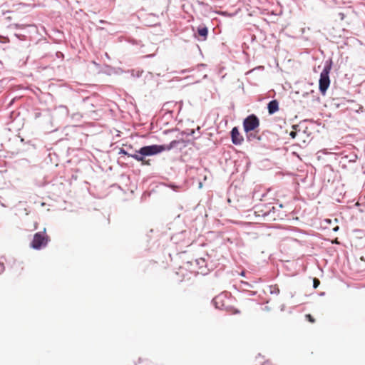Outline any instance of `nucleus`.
Returning a JSON list of instances; mask_svg holds the SVG:
<instances>
[{"mask_svg": "<svg viewBox=\"0 0 365 365\" xmlns=\"http://www.w3.org/2000/svg\"><path fill=\"white\" fill-rule=\"evenodd\" d=\"M181 140H172L169 144L164 145H150L141 147L138 150L134 153H130L127 149L120 148L118 154L125 155L133 158L137 161H143L144 158L148 156H153L159 154L165 150H170L175 148Z\"/></svg>", "mask_w": 365, "mask_h": 365, "instance_id": "1", "label": "nucleus"}, {"mask_svg": "<svg viewBox=\"0 0 365 365\" xmlns=\"http://www.w3.org/2000/svg\"><path fill=\"white\" fill-rule=\"evenodd\" d=\"M274 206L272 203H260L255 207V215L257 217H262L267 220H274L279 214V208L283 205L282 204H277Z\"/></svg>", "mask_w": 365, "mask_h": 365, "instance_id": "2", "label": "nucleus"}, {"mask_svg": "<svg viewBox=\"0 0 365 365\" xmlns=\"http://www.w3.org/2000/svg\"><path fill=\"white\" fill-rule=\"evenodd\" d=\"M332 66L333 61L331 58L325 61L324 68L320 73L319 80V90L323 96L326 94L327 91L330 86L331 81L329 78V73Z\"/></svg>", "mask_w": 365, "mask_h": 365, "instance_id": "3", "label": "nucleus"}, {"mask_svg": "<svg viewBox=\"0 0 365 365\" xmlns=\"http://www.w3.org/2000/svg\"><path fill=\"white\" fill-rule=\"evenodd\" d=\"M49 242V238L46 234V228L42 232H38L34 235L30 247L35 250L45 248Z\"/></svg>", "mask_w": 365, "mask_h": 365, "instance_id": "4", "label": "nucleus"}, {"mask_svg": "<svg viewBox=\"0 0 365 365\" xmlns=\"http://www.w3.org/2000/svg\"><path fill=\"white\" fill-rule=\"evenodd\" d=\"M243 129L245 133L255 131L259 126V120L255 114H251L243 120Z\"/></svg>", "mask_w": 365, "mask_h": 365, "instance_id": "5", "label": "nucleus"}, {"mask_svg": "<svg viewBox=\"0 0 365 365\" xmlns=\"http://www.w3.org/2000/svg\"><path fill=\"white\" fill-rule=\"evenodd\" d=\"M212 304L215 307L216 309L221 310H227L229 307L227 304L228 299L226 295L223 293L220 294L216 296L212 301Z\"/></svg>", "mask_w": 365, "mask_h": 365, "instance_id": "6", "label": "nucleus"}, {"mask_svg": "<svg viewBox=\"0 0 365 365\" xmlns=\"http://www.w3.org/2000/svg\"><path fill=\"white\" fill-rule=\"evenodd\" d=\"M232 143L235 145H240L242 143L244 138L240 135L237 127H234L230 131Z\"/></svg>", "mask_w": 365, "mask_h": 365, "instance_id": "7", "label": "nucleus"}, {"mask_svg": "<svg viewBox=\"0 0 365 365\" xmlns=\"http://www.w3.org/2000/svg\"><path fill=\"white\" fill-rule=\"evenodd\" d=\"M197 34L198 35V40L204 41L207 38L208 28L205 25H200L197 28Z\"/></svg>", "mask_w": 365, "mask_h": 365, "instance_id": "8", "label": "nucleus"}, {"mask_svg": "<svg viewBox=\"0 0 365 365\" xmlns=\"http://www.w3.org/2000/svg\"><path fill=\"white\" fill-rule=\"evenodd\" d=\"M246 133L247 140L250 143H257L261 141L262 136L258 135L257 132L255 131H250Z\"/></svg>", "mask_w": 365, "mask_h": 365, "instance_id": "9", "label": "nucleus"}, {"mask_svg": "<svg viewBox=\"0 0 365 365\" xmlns=\"http://www.w3.org/2000/svg\"><path fill=\"white\" fill-rule=\"evenodd\" d=\"M267 110L269 115H273L279 110V102L274 99L267 104Z\"/></svg>", "mask_w": 365, "mask_h": 365, "instance_id": "10", "label": "nucleus"}, {"mask_svg": "<svg viewBox=\"0 0 365 365\" xmlns=\"http://www.w3.org/2000/svg\"><path fill=\"white\" fill-rule=\"evenodd\" d=\"M358 159V155L354 152H351L348 154H343L341 160L345 162L355 163Z\"/></svg>", "mask_w": 365, "mask_h": 365, "instance_id": "11", "label": "nucleus"}, {"mask_svg": "<svg viewBox=\"0 0 365 365\" xmlns=\"http://www.w3.org/2000/svg\"><path fill=\"white\" fill-rule=\"evenodd\" d=\"M195 133V130L193 129H187L186 130H182L181 133H180V135H181V138L180 139H178V140H181V142L179 143L180 144H183V147H185L186 146V142L185 140H184L182 139V138L184 136H190V135H192L193 134ZM178 146V144L177 145V146L175 148H177Z\"/></svg>", "mask_w": 365, "mask_h": 365, "instance_id": "12", "label": "nucleus"}, {"mask_svg": "<svg viewBox=\"0 0 365 365\" xmlns=\"http://www.w3.org/2000/svg\"><path fill=\"white\" fill-rule=\"evenodd\" d=\"M126 73H130V76L133 78H140L142 76L143 71L131 69L128 70Z\"/></svg>", "mask_w": 365, "mask_h": 365, "instance_id": "13", "label": "nucleus"}, {"mask_svg": "<svg viewBox=\"0 0 365 365\" xmlns=\"http://www.w3.org/2000/svg\"><path fill=\"white\" fill-rule=\"evenodd\" d=\"M299 127V125H294L292 126L293 129L294 130H292L290 133H289V136L294 139L298 135L299 133H300V130H297V128Z\"/></svg>", "mask_w": 365, "mask_h": 365, "instance_id": "14", "label": "nucleus"}, {"mask_svg": "<svg viewBox=\"0 0 365 365\" xmlns=\"http://www.w3.org/2000/svg\"><path fill=\"white\" fill-rule=\"evenodd\" d=\"M196 262V264L197 265L200 267V268H202V267H204L206 266V262H205V259L203 258H200V259H197L195 260Z\"/></svg>", "mask_w": 365, "mask_h": 365, "instance_id": "15", "label": "nucleus"}, {"mask_svg": "<svg viewBox=\"0 0 365 365\" xmlns=\"http://www.w3.org/2000/svg\"><path fill=\"white\" fill-rule=\"evenodd\" d=\"M269 289H270V293L272 294H279V289L277 285L270 286Z\"/></svg>", "mask_w": 365, "mask_h": 365, "instance_id": "16", "label": "nucleus"}, {"mask_svg": "<svg viewBox=\"0 0 365 365\" xmlns=\"http://www.w3.org/2000/svg\"><path fill=\"white\" fill-rule=\"evenodd\" d=\"M241 285L242 286V288L245 290H247L248 288L253 287V286L250 283L245 282V281H242Z\"/></svg>", "mask_w": 365, "mask_h": 365, "instance_id": "17", "label": "nucleus"}, {"mask_svg": "<svg viewBox=\"0 0 365 365\" xmlns=\"http://www.w3.org/2000/svg\"><path fill=\"white\" fill-rule=\"evenodd\" d=\"M319 284H320V282H319V280L318 279L314 278L313 279V287L314 289L317 288L319 287Z\"/></svg>", "mask_w": 365, "mask_h": 365, "instance_id": "18", "label": "nucleus"}, {"mask_svg": "<svg viewBox=\"0 0 365 365\" xmlns=\"http://www.w3.org/2000/svg\"><path fill=\"white\" fill-rule=\"evenodd\" d=\"M306 318L312 323L314 322V319L313 318V317L308 314H306L305 315Z\"/></svg>", "mask_w": 365, "mask_h": 365, "instance_id": "19", "label": "nucleus"}, {"mask_svg": "<svg viewBox=\"0 0 365 365\" xmlns=\"http://www.w3.org/2000/svg\"><path fill=\"white\" fill-rule=\"evenodd\" d=\"M338 16L340 19V20H343L345 16L342 12H339L338 13Z\"/></svg>", "mask_w": 365, "mask_h": 365, "instance_id": "20", "label": "nucleus"}, {"mask_svg": "<svg viewBox=\"0 0 365 365\" xmlns=\"http://www.w3.org/2000/svg\"><path fill=\"white\" fill-rule=\"evenodd\" d=\"M130 151V153H134L136 150H134L132 146H129V148H127Z\"/></svg>", "mask_w": 365, "mask_h": 365, "instance_id": "21", "label": "nucleus"}, {"mask_svg": "<svg viewBox=\"0 0 365 365\" xmlns=\"http://www.w3.org/2000/svg\"><path fill=\"white\" fill-rule=\"evenodd\" d=\"M256 294H257V292H254V291L249 292V296H255Z\"/></svg>", "mask_w": 365, "mask_h": 365, "instance_id": "22", "label": "nucleus"}, {"mask_svg": "<svg viewBox=\"0 0 365 365\" xmlns=\"http://www.w3.org/2000/svg\"><path fill=\"white\" fill-rule=\"evenodd\" d=\"M118 71H117L116 73H126V71H124L121 68H118Z\"/></svg>", "mask_w": 365, "mask_h": 365, "instance_id": "23", "label": "nucleus"}, {"mask_svg": "<svg viewBox=\"0 0 365 365\" xmlns=\"http://www.w3.org/2000/svg\"><path fill=\"white\" fill-rule=\"evenodd\" d=\"M262 365H272L270 361H266Z\"/></svg>", "mask_w": 365, "mask_h": 365, "instance_id": "24", "label": "nucleus"}, {"mask_svg": "<svg viewBox=\"0 0 365 365\" xmlns=\"http://www.w3.org/2000/svg\"><path fill=\"white\" fill-rule=\"evenodd\" d=\"M309 95V93L308 92H304L303 94H302V96L303 97H306Z\"/></svg>", "mask_w": 365, "mask_h": 365, "instance_id": "25", "label": "nucleus"}, {"mask_svg": "<svg viewBox=\"0 0 365 365\" xmlns=\"http://www.w3.org/2000/svg\"><path fill=\"white\" fill-rule=\"evenodd\" d=\"M240 275L242 277L245 276V272L244 271L241 272Z\"/></svg>", "mask_w": 365, "mask_h": 365, "instance_id": "26", "label": "nucleus"}, {"mask_svg": "<svg viewBox=\"0 0 365 365\" xmlns=\"http://www.w3.org/2000/svg\"><path fill=\"white\" fill-rule=\"evenodd\" d=\"M105 56H106V58H107L108 59H110V56H109V55H108L107 53H105Z\"/></svg>", "mask_w": 365, "mask_h": 365, "instance_id": "27", "label": "nucleus"}, {"mask_svg": "<svg viewBox=\"0 0 365 365\" xmlns=\"http://www.w3.org/2000/svg\"><path fill=\"white\" fill-rule=\"evenodd\" d=\"M338 230H339V227H337V226L333 229L334 231H336Z\"/></svg>", "mask_w": 365, "mask_h": 365, "instance_id": "28", "label": "nucleus"}, {"mask_svg": "<svg viewBox=\"0 0 365 365\" xmlns=\"http://www.w3.org/2000/svg\"><path fill=\"white\" fill-rule=\"evenodd\" d=\"M199 66L205 67V64L201 63V64H200V65H199Z\"/></svg>", "mask_w": 365, "mask_h": 365, "instance_id": "29", "label": "nucleus"}, {"mask_svg": "<svg viewBox=\"0 0 365 365\" xmlns=\"http://www.w3.org/2000/svg\"><path fill=\"white\" fill-rule=\"evenodd\" d=\"M186 72H187V70H183V71H181L182 73H185Z\"/></svg>", "mask_w": 365, "mask_h": 365, "instance_id": "30", "label": "nucleus"}, {"mask_svg": "<svg viewBox=\"0 0 365 365\" xmlns=\"http://www.w3.org/2000/svg\"><path fill=\"white\" fill-rule=\"evenodd\" d=\"M1 205L3 206V207L5 206L4 204H3V203H1Z\"/></svg>", "mask_w": 365, "mask_h": 365, "instance_id": "31", "label": "nucleus"}]
</instances>
